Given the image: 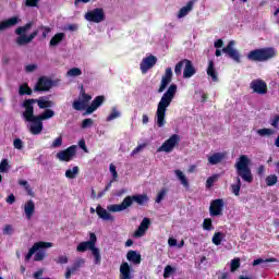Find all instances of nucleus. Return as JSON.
<instances>
[{
    "mask_svg": "<svg viewBox=\"0 0 279 279\" xmlns=\"http://www.w3.org/2000/svg\"><path fill=\"white\" fill-rule=\"evenodd\" d=\"M177 93L178 85L171 84L158 102L155 113V123L157 128H165V125H167V108H169V106H171V101L175 99Z\"/></svg>",
    "mask_w": 279,
    "mask_h": 279,
    "instance_id": "nucleus-1",
    "label": "nucleus"
},
{
    "mask_svg": "<svg viewBox=\"0 0 279 279\" xmlns=\"http://www.w3.org/2000/svg\"><path fill=\"white\" fill-rule=\"evenodd\" d=\"M134 202L140 204V206H143V204H147L149 202V197L146 194L126 196L121 204L108 205V210H110V213H123V210H128Z\"/></svg>",
    "mask_w": 279,
    "mask_h": 279,
    "instance_id": "nucleus-2",
    "label": "nucleus"
},
{
    "mask_svg": "<svg viewBox=\"0 0 279 279\" xmlns=\"http://www.w3.org/2000/svg\"><path fill=\"white\" fill-rule=\"evenodd\" d=\"M92 252L95 265H101V251L97 247V235L95 233H89V241L81 242L76 246L77 252Z\"/></svg>",
    "mask_w": 279,
    "mask_h": 279,
    "instance_id": "nucleus-3",
    "label": "nucleus"
},
{
    "mask_svg": "<svg viewBox=\"0 0 279 279\" xmlns=\"http://www.w3.org/2000/svg\"><path fill=\"white\" fill-rule=\"evenodd\" d=\"M252 160L247 155L240 156L235 161V171L244 182L252 184L254 177L252 175V169H250Z\"/></svg>",
    "mask_w": 279,
    "mask_h": 279,
    "instance_id": "nucleus-4",
    "label": "nucleus"
},
{
    "mask_svg": "<svg viewBox=\"0 0 279 279\" xmlns=\"http://www.w3.org/2000/svg\"><path fill=\"white\" fill-rule=\"evenodd\" d=\"M49 247H53V243L51 242H36L32 248L28 251L26 255V260H29L32 256H34V260H44L45 259V251L49 250Z\"/></svg>",
    "mask_w": 279,
    "mask_h": 279,
    "instance_id": "nucleus-5",
    "label": "nucleus"
},
{
    "mask_svg": "<svg viewBox=\"0 0 279 279\" xmlns=\"http://www.w3.org/2000/svg\"><path fill=\"white\" fill-rule=\"evenodd\" d=\"M182 69H183V77L185 80L193 77V75L197 73V70H195V66L193 65V62H191V60H187V59H183L175 65L174 68L175 75H182Z\"/></svg>",
    "mask_w": 279,
    "mask_h": 279,
    "instance_id": "nucleus-6",
    "label": "nucleus"
},
{
    "mask_svg": "<svg viewBox=\"0 0 279 279\" xmlns=\"http://www.w3.org/2000/svg\"><path fill=\"white\" fill-rule=\"evenodd\" d=\"M276 56V50L274 48L256 49L247 54L248 60L254 62H265Z\"/></svg>",
    "mask_w": 279,
    "mask_h": 279,
    "instance_id": "nucleus-7",
    "label": "nucleus"
},
{
    "mask_svg": "<svg viewBox=\"0 0 279 279\" xmlns=\"http://www.w3.org/2000/svg\"><path fill=\"white\" fill-rule=\"evenodd\" d=\"M28 29H32V24H26L25 26H21L15 31V34L19 36L16 39L17 45H27V43H32V40L38 36V32L27 35Z\"/></svg>",
    "mask_w": 279,
    "mask_h": 279,
    "instance_id": "nucleus-8",
    "label": "nucleus"
},
{
    "mask_svg": "<svg viewBox=\"0 0 279 279\" xmlns=\"http://www.w3.org/2000/svg\"><path fill=\"white\" fill-rule=\"evenodd\" d=\"M76 154H77V146L73 145L68 147L66 149H63L57 153L56 158H58L60 162H71V160L75 158Z\"/></svg>",
    "mask_w": 279,
    "mask_h": 279,
    "instance_id": "nucleus-9",
    "label": "nucleus"
},
{
    "mask_svg": "<svg viewBox=\"0 0 279 279\" xmlns=\"http://www.w3.org/2000/svg\"><path fill=\"white\" fill-rule=\"evenodd\" d=\"M179 143L180 135L173 134L158 148V151H165L166 154H170V151H173V149H175V146Z\"/></svg>",
    "mask_w": 279,
    "mask_h": 279,
    "instance_id": "nucleus-10",
    "label": "nucleus"
},
{
    "mask_svg": "<svg viewBox=\"0 0 279 279\" xmlns=\"http://www.w3.org/2000/svg\"><path fill=\"white\" fill-rule=\"evenodd\" d=\"M90 99H93V97L82 89L78 99L73 102L74 110H84L85 108H88Z\"/></svg>",
    "mask_w": 279,
    "mask_h": 279,
    "instance_id": "nucleus-11",
    "label": "nucleus"
},
{
    "mask_svg": "<svg viewBox=\"0 0 279 279\" xmlns=\"http://www.w3.org/2000/svg\"><path fill=\"white\" fill-rule=\"evenodd\" d=\"M223 199L218 198L215 201H211L209 206V214L211 217H221L223 215Z\"/></svg>",
    "mask_w": 279,
    "mask_h": 279,
    "instance_id": "nucleus-12",
    "label": "nucleus"
},
{
    "mask_svg": "<svg viewBox=\"0 0 279 279\" xmlns=\"http://www.w3.org/2000/svg\"><path fill=\"white\" fill-rule=\"evenodd\" d=\"M235 45H236V41L231 40L229 41L227 47L222 49V51L223 53H227L229 58H232V60H234L235 62H241V54L239 53V50L234 48Z\"/></svg>",
    "mask_w": 279,
    "mask_h": 279,
    "instance_id": "nucleus-13",
    "label": "nucleus"
},
{
    "mask_svg": "<svg viewBox=\"0 0 279 279\" xmlns=\"http://www.w3.org/2000/svg\"><path fill=\"white\" fill-rule=\"evenodd\" d=\"M53 87V81L47 76H43L38 80L37 84L35 85V90L47 93V90H51Z\"/></svg>",
    "mask_w": 279,
    "mask_h": 279,
    "instance_id": "nucleus-14",
    "label": "nucleus"
},
{
    "mask_svg": "<svg viewBox=\"0 0 279 279\" xmlns=\"http://www.w3.org/2000/svg\"><path fill=\"white\" fill-rule=\"evenodd\" d=\"M22 210L24 213V217L27 219V221H32V217H34L36 213V203H34L33 199L26 201L22 205Z\"/></svg>",
    "mask_w": 279,
    "mask_h": 279,
    "instance_id": "nucleus-15",
    "label": "nucleus"
},
{
    "mask_svg": "<svg viewBox=\"0 0 279 279\" xmlns=\"http://www.w3.org/2000/svg\"><path fill=\"white\" fill-rule=\"evenodd\" d=\"M156 62H158V58H156V56L150 54L144 58L140 64L142 73L145 74L147 71H149V69H154V66H156Z\"/></svg>",
    "mask_w": 279,
    "mask_h": 279,
    "instance_id": "nucleus-16",
    "label": "nucleus"
},
{
    "mask_svg": "<svg viewBox=\"0 0 279 279\" xmlns=\"http://www.w3.org/2000/svg\"><path fill=\"white\" fill-rule=\"evenodd\" d=\"M251 88L253 93H257V95H267V83L260 78L252 81Z\"/></svg>",
    "mask_w": 279,
    "mask_h": 279,
    "instance_id": "nucleus-17",
    "label": "nucleus"
},
{
    "mask_svg": "<svg viewBox=\"0 0 279 279\" xmlns=\"http://www.w3.org/2000/svg\"><path fill=\"white\" fill-rule=\"evenodd\" d=\"M173 78V70L171 68H167L165 74L161 77V83L158 89V93H165V89L169 84H171V80Z\"/></svg>",
    "mask_w": 279,
    "mask_h": 279,
    "instance_id": "nucleus-18",
    "label": "nucleus"
},
{
    "mask_svg": "<svg viewBox=\"0 0 279 279\" xmlns=\"http://www.w3.org/2000/svg\"><path fill=\"white\" fill-rule=\"evenodd\" d=\"M86 21H90L93 23H101L105 19L104 10L102 9H95L94 11L88 12L85 14Z\"/></svg>",
    "mask_w": 279,
    "mask_h": 279,
    "instance_id": "nucleus-19",
    "label": "nucleus"
},
{
    "mask_svg": "<svg viewBox=\"0 0 279 279\" xmlns=\"http://www.w3.org/2000/svg\"><path fill=\"white\" fill-rule=\"evenodd\" d=\"M34 99L25 100L24 101V112L23 117L25 121H32L33 119H36V116H34Z\"/></svg>",
    "mask_w": 279,
    "mask_h": 279,
    "instance_id": "nucleus-20",
    "label": "nucleus"
},
{
    "mask_svg": "<svg viewBox=\"0 0 279 279\" xmlns=\"http://www.w3.org/2000/svg\"><path fill=\"white\" fill-rule=\"evenodd\" d=\"M28 123L31 134L36 136L43 132V121L37 116L33 120H28Z\"/></svg>",
    "mask_w": 279,
    "mask_h": 279,
    "instance_id": "nucleus-21",
    "label": "nucleus"
},
{
    "mask_svg": "<svg viewBox=\"0 0 279 279\" xmlns=\"http://www.w3.org/2000/svg\"><path fill=\"white\" fill-rule=\"evenodd\" d=\"M150 226L151 220L149 218H144L140 223L137 230L134 232V236H136L137 239H141V236H145Z\"/></svg>",
    "mask_w": 279,
    "mask_h": 279,
    "instance_id": "nucleus-22",
    "label": "nucleus"
},
{
    "mask_svg": "<svg viewBox=\"0 0 279 279\" xmlns=\"http://www.w3.org/2000/svg\"><path fill=\"white\" fill-rule=\"evenodd\" d=\"M228 154L226 153H211L207 155V160L209 165H219V162H223Z\"/></svg>",
    "mask_w": 279,
    "mask_h": 279,
    "instance_id": "nucleus-23",
    "label": "nucleus"
},
{
    "mask_svg": "<svg viewBox=\"0 0 279 279\" xmlns=\"http://www.w3.org/2000/svg\"><path fill=\"white\" fill-rule=\"evenodd\" d=\"M96 214L98 215V217L100 219H102L104 221H112L114 218L112 217V214H110V210L101 207V205H98L96 207Z\"/></svg>",
    "mask_w": 279,
    "mask_h": 279,
    "instance_id": "nucleus-24",
    "label": "nucleus"
},
{
    "mask_svg": "<svg viewBox=\"0 0 279 279\" xmlns=\"http://www.w3.org/2000/svg\"><path fill=\"white\" fill-rule=\"evenodd\" d=\"M120 279H132V268L128 262H124L120 266Z\"/></svg>",
    "mask_w": 279,
    "mask_h": 279,
    "instance_id": "nucleus-25",
    "label": "nucleus"
},
{
    "mask_svg": "<svg viewBox=\"0 0 279 279\" xmlns=\"http://www.w3.org/2000/svg\"><path fill=\"white\" fill-rule=\"evenodd\" d=\"M106 98H104V96H97L92 105L89 107H87V114H93V112H95V110H97V108H99V106H101V104H104Z\"/></svg>",
    "mask_w": 279,
    "mask_h": 279,
    "instance_id": "nucleus-26",
    "label": "nucleus"
},
{
    "mask_svg": "<svg viewBox=\"0 0 279 279\" xmlns=\"http://www.w3.org/2000/svg\"><path fill=\"white\" fill-rule=\"evenodd\" d=\"M19 23V17L14 16L7 21L0 23V32H4V29H10V27H14Z\"/></svg>",
    "mask_w": 279,
    "mask_h": 279,
    "instance_id": "nucleus-27",
    "label": "nucleus"
},
{
    "mask_svg": "<svg viewBox=\"0 0 279 279\" xmlns=\"http://www.w3.org/2000/svg\"><path fill=\"white\" fill-rule=\"evenodd\" d=\"M174 175L179 180V182L184 186V189H189V179L186 174L180 169L174 170Z\"/></svg>",
    "mask_w": 279,
    "mask_h": 279,
    "instance_id": "nucleus-28",
    "label": "nucleus"
},
{
    "mask_svg": "<svg viewBox=\"0 0 279 279\" xmlns=\"http://www.w3.org/2000/svg\"><path fill=\"white\" fill-rule=\"evenodd\" d=\"M34 102L43 110L45 108H53L56 104L47 98L34 99Z\"/></svg>",
    "mask_w": 279,
    "mask_h": 279,
    "instance_id": "nucleus-29",
    "label": "nucleus"
},
{
    "mask_svg": "<svg viewBox=\"0 0 279 279\" xmlns=\"http://www.w3.org/2000/svg\"><path fill=\"white\" fill-rule=\"evenodd\" d=\"M128 260L134 265H141V255L136 251H129L126 254Z\"/></svg>",
    "mask_w": 279,
    "mask_h": 279,
    "instance_id": "nucleus-30",
    "label": "nucleus"
},
{
    "mask_svg": "<svg viewBox=\"0 0 279 279\" xmlns=\"http://www.w3.org/2000/svg\"><path fill=\"white\" fill-rule=\"evenodd\" d=\"M78 173H80V167L74 166L72 168H69L65 171V178H68V180H75V178H77Z\"/></svg>",
    "mask_w": 279,
    "mask_h": 279,
    "instance_id": "nucleus-31",
    "label": "nucleus"
},
{
    "mask_svg": "<svg viewBox=\"0 0 279 279\" xmlns=\"http://www.w3.org/2000/svg\"><path fill=\"white\" fill-rule=\"evenodd\" d=\"M65 36L66 35L64 33L56 34L50 40V47H58V45H60L61 41L64 40Z\"/></svg>",
    "mask_w": 279,
    "mask_h": 279,
    "instance_id": "nucleus-32",
    "label": "nucleus"
},
{
    "mask_svg": "<svg viewBox=\"0 0 279 279\" xmlns=\"http://www.w3.org/2000/svg\"><path fill=\"white\" fill-rule=\"evenodd\" d=\"M53 117H56V111L46 109L41 114L37 116V119H39V121H47L53 119Z\"/></svg>",
    "mask_w": 279,
    "mask_h": 279,
    "instance_id": "nucleus-33",
    "label": "nucleus"
},
{
    "mask_svg": "<svg viewBox=\"0 0 279 279\" xmlns=\"http://www.w3.org/2000/svg\"><path fill=\"white\" fill-rule=\"evenodd\" d=\"M207 75L211 77L213 82H217V71L215 70V62L213 61L208 63Z\"/></svg>",
    "mask_w": 279,
    "mask_h": 279,
    "instance_id": "nucleus-34",
    "label": "nucleus"
},
{
    "mask_svg": "<svg viewBox=\"0 0 279 279\" xmlns=\"http://www.w3.org/2000/svg\"><path fill=\"white\" fill-rule=\"evenodd\" d=\"M193 10V1H190L185 7H183L179 13H178V19H184L189 12Z\"/></svg>",
    "mask_w": 279,
    "mask_h": 279,
    "instance_id": "nucleus-35",
    "label": "nucleus"
},
{
    "mask_svg": "<svg viewBox=\"0 0 279 279\" xmlns=\"http://www.w3.org/2000/svg\"><path fill=\"white\" fill-rule=\"evenodd\" d=\"M119 117H121V111L119 110V108L113 107L109 116L107 117V121H114V119H119Z\"/></svg>",
    "mask_w": 279,
    "mask_h": 279,
    "instance_id": "nucleus-36",
    "label": "nucleus"
},
{
    "mask_svg": "<svg viewBox=\"0 0 279 279\" xmlns=\"http://www.w3.org/2000/svg\"><path fill=\"white\" fill-rule=\"evenodd\" d=\"M223 239H226V234H223V232H216L213 235L211 243H214V245H219Z\"/></svg>",
    "mask_w": 279,
    "mask_h": 279,
    "instance_id": "nucleus-37",
    "label": "nucleus"
},
{
    "mask_svg": "<svg viewBox=\"0 0 279 279\" xmlns=\"http://www.w3.org/2000/svg\"><path fill=\"white\" fill-rule=\"evenodd\" d=\"M82 70L80 68H72L66 72V77H80Z\"/></svg>",
    "mask_w": 279,
    "mask_h": 279,
    "instance_id": "nucleus-38",
    "label": "nucleus"
},
{
    "mask_svg": "<svg viewBox=\"0 0 279 279\" xmlns=\"http://www.w3.org/2000/svg\"><path fill=\"white\" fill-rule=\"evenodd\" d=\"M231 192L233 193V195L239 197L241 193V179L238 178L236 183L231 185Z\"/></svg>",
    "mask_w": 279,
    "mask_h": 279,
    "instance_id": "nucleus-39",
    "label": "nucleus"
},
{
    "mask_svg": "<svg viewBox=\"0 0 279 279\" xmlns=\"http://www.w3.org/2000/svg\"><path fill=\"white\" fill-rule=\"evenodd\" d=\"M10 171V162L8 159H2L0 162V173H8Z\"/></svg>",
    "mask_w": 279,
    "mask_h": 279,
    "instance_id": "nucleus-40",
    "label": "nucleus"
},
{
    "mask_svg": "<svg viewBox=\"0 0 279 279\" xmlns=\"http://www.w3.org/2000/svg\"><path fill=\"white\" fill-rule=\"evenodd\" d=\"M172 274H175V267L167 265L163 269V278H171Z\"/></svg>",
    "mask_w": 279,
    "mask_h": 279,
    "instance_id": "nucleus-41",
    "label": "nucleus"
},
{
    "mask_svg": "<svg viewBox=\"0 0 279 279\" xmlns=\"http://www.w3.org/2000/svg\"><path fill=\"white\" fill-rule=\"evenodd\" d=\"M19 93L20 95H31L32 88H29V85H27V83H24L20 86Z\"/></svg>",
    "mask_w": 279,
    "mask_h": 279,
    "instance_id": "nucleus-42",
    "label": "nucleus"
},
{
    "mask_svg": "<svg viewBox=\"0 0 279 279\" xmlns=\"http://www.w3.org/2000/svg\"><path fill=\"white\" fill-rule=\"evenodd\" d=\"M278 182V177L276 174H270L266 177L267 186H274Z\"/></svg>",
    "mask_w": 279,
    "mask_h": 279,
    "instance_id": "nucleus-43",
    "label": "nucleus"
},
{
    "mask_svg": "<svg viewBox=\"0 0 279 279\" xmlns=\"http://www.w3.org/2000/svg\"><path fill=\"white\" fill-rule=\"evenodd\" d=\"M109 171L112 175L113 182H117V180L119 179V173L117 172V166H114V163H110Z\"/></svg>",
    "mask_w": 279,
    "mask_h": 279,
    "instance_id": "nucleus-44",
    "label": "nucleus"
},
{
    "mask_svg": "<svg viewBox=\"0 0 279 279\" xmlns=\"http://www.w3.org/2000/svg\"><path fill=\"white\" fill-rule=\"evenodd\" d=\"M231 271L234 272L239 267H241V259L239 257L231 260Z\"/></svg>",
    "mask_w": 279,
    "mask_h": 279,
    "instance_id": "nucleus-45",
    "label": "nucleus"
},
{
    "mask_svg": "<svg viewBox=\"0 0 279 279\" xmlns=\"http://www.w3.org/2000/svg\"><path fill=\"white\" fill-rule=\"evenodd\" d=\"M217 180H219V174H214L213 177H209L206 182L207 189H210V186H213V184H215Z\"/></svg>",
    "mask_w": 279,
    "mask_h": 279,
    "instance_id": "nucleus-46",
    "label": "nucleus"
},
{
    "mask_svg": "<svg viewBox=\"0 0 279 279\" xmlns=\"http://www.w3.org/2000/svg\"><path fill=\"white\" fill-rule=\"evenodd\" d=\"M203 230L210 231L213 230V220L210 218H206L203 222Z\"/></svg>",
    "mask_w": 279,
    "mask_h": 279,
    "instance_id": "nucleus-47",
    "label": "nucleus"
},
{
    "mask_svg": "<svg viewBox=\"0 0 279 279\" xmlns=\"http://www.w3.org/2000/svg\"><path fill=\"white\" fill-rule=\"evenodd\" d=\"M50 147L51 149H58V147H62V136L54 138Z\"/></svg>",
    "mask_w": 279,
    "mask_h": 279,
    "instance_id": "nucleus-48",
    "label": "nucleus"
},
{
    "mask_svg": "<svg viewBox=\"0 0 279 279\" xmlns=\"http://www.w3.org/2000/svg\"><path fill=\"white\" fill-rule=\"evenodd\" d=\"M263 263H276V258H268V259L258 258L253 262V266L256 267V265H260Z\"/></svg>",
    "mask_w": 279,
    "mask_h": 279,
    "instance_id": "nucleus-49",
    "label": "nucleus"
},
{
    "mask_svg": "<svg viewBox=\"0 0 279 279\" xmlns=\"http://www.w3.org/2000/svg\"><path fill=\"white\" fill-rule=\"evenodd\" d=\"M257 134H259V136H271V134H274V130L271 129H260L257 131Z\"/></svg>",
    "mask_w": 279,
    "mask_h": 279,
    "instance_id": "nucleus-50",
    "label": "nucleus"
},
{
    "mask_svg": "<svg viewBox=\"0 0 279 279\" xmlns=\"http://www.w3.org/2000/svg\"><path fill=\"white\" fill-rule=\"evenodd\" d=\"M146 147H147V144L145 143L137 145V147H135L131 153V156H136V154H141V151H143V149H145Z\"/></svg>",
    "mask_w": 279,
    "mask_h": 279,
    "instance_id": "nucleus-51",
    "label": "nucleus"
},
{
    "mask_svg": "<svg viewBox=\"0 0 279 279\" xmlns=\"http://www.w3.org/2000/svg\"><path fill=\"white\" fill-rule=\"evenodd\" d=\"M13 147L14 149H20V150L23 149L24 147L23 141L21 138H15L13 141Z\"/></svg>",
    "mask_w": 279,
    "mask_h": 279,
    "instance_id": "nucleus-52",
    "label": "nucleus"
},
{
    "mask_svg": "<svg viewBox=\"0 0 279 279\" xmlns=\"http://www.w3.org/2000/svg\"><path fill=\"white\" fill-rule=\"evenodd\" d=\"M167 195V190H161L158 194H157V198H156V203L160 204L163 199L165 196Z\"/></svg>",
    "mask_w": 279,
    "mask_h": 279,
    "instance_id": "nucleus-53",
    "label": "nucleus"
},
{
    "mask_svg": "<svg viewBox=\"0 0 279 279\" xmlns=\"http://www.w3.org/2000/svg\"><path fill=\"white\" fill-rule=\"evenodd\" d=\"M92 126H93V119L83 120L82 125H81V128L83 130H86V129L92 128Z\"/></svg>",
    "mask_w": 279,
    "mask_h": 279,
    "instance_id": "nucleus-54",
    "label": "nucleus"
},
{
    "mask_svg": "<svg viewBox=\"0 0 279 279\" xmlns=\"http://www.w3.org/2000/svg\"><path fill=\"white\" fill-rule=\"evenodd\" d=\"M75 271H77V269L74 266L66 268L65 278L71 279V276L75 274Z\"/></svg>",
    "mask_w": 279,
    "mask_h": 279,
    "instance_id": "nucleus-55",
    "label": "nucleus"
},
{
    "mask_svg": "<svg viewBox=\"0 0 279 279\" xmlns=\"http://www.w3.org/2000/svg\"><path fill=\"white\" fill-rule=\"evenodd\" d=\"M57 263L59 265H66V263H69V257L65 255H61L57 258Z\"/></svg>",
    "mask_w": 279,
    "mask_h": 279,
    "instance_id": "nucleus-56",
    "label": "nucleus"
},
{
    "mask_svg": "<svg viewBox=\"0 0 279 279\" xmlns=\"http://www.w3.org/2000/svg\"><path fill=\"white\" fill-rule=\"evenodd\" d=\"M12 232H14L12 225H5L3 228V234H12Z\"/></svg>",
    "mask_w": 279,
    "mask_h": 279,
    "instance_id": "nucleus-57",
    "label": "nucleus"
},
{
    "mask_svg": "<svg viewBox=\"0 0 279 279\" xmlns=\"http://www.w3.org/2000/svg\"><path fill=\"white\" fill-rule=\"evenodd\" d=\"M36 69H38L37 64H28L25 66L26 73H34V71H36Z\"/></svg>",
    "mask_w": 279,
    "mask_h": 279,
    "instance_id": "nucleus-58",
    "label": "nucleus"
},
{
    "mask_svg": "<svg viewBox=\"0 0 279 279\" xmlns=\"http://www.w3.org/2000/svg\"><path fill=\"white\" fill-rule=\"evenodd\" d=\"M84 263H86V260H84V258H78L74 262L73 266L76 269H80V267H83Z\"/></svg>",
    "mask_w": 279,
    "mask_h": 279,
    "instance_id": "nucleus-59",
    "label": "nucleus"
},
{
    "mask_svg": "<svg viewBox=\"0 0 279 279\" xmlns=\"http://www.w3.org/2000/svg\"><path fill=\"white\" fill-rule=\"evenodd\" d=\"M278 123H279V116H275L271 120H270V125L272 128H278Z\"/></svg>",
    "mask_w": 279,
    "mask_h": 279,
    "instance_id": "nucleus-60",
    "label": "nucleus"
},
{
    "mask_svg": "<svg viewBox=\"0 0 279 279\" xmlns=\"http://www.w3.org/2000/svg\"><path fill=\"white\" fill-rule=\"evenodd\" d=\"M168 245H169V247L178 246V240H175L174 238H169L168 239Z\"/></svg>",
    "mask_w": 279,
    "mask_h": 279,
    "instance_id": "nucleus-61",
    "label": "nucleus"
},
{
    "mask_svg": "<svg viewBox=\"0 0 279 279\" xmlns=\"http://www.w3.org/2000/svg\"><path fill=\"white\" fill-rule=\"evenodd\" d=\"M24 190L26 191L27 195H29L31 197H34V190H32V186L28 184L24 187Z\"/></svg>",
    "mask_w": 279,
    "mask_h": 279,
    "instance_id": "nucleus-62",
    "label": "nucleus"
},
{
    "mask_svg": "<svg viewBox=\"0 0 279 279\" xmlns=\"http://www.w3.org/2000/svg\"><path fill=\"white\" fill-rule=\"evenodd\" d=\"M14 202H16V197H14V194H10L7 197V204H14Z\"/></svg>",
    "mask_w": 279,
    "mask_h": 279,
    "instance_id": "nucleus-63",
    "label": "nucleus"
},
{
    "mask_svg": "<svg viewBox=\"0 0 279 279\" xmlns=\"http://www.w3.org/2000/svg\"><path fill=\"white\" fill-rule=\"evenodd\" d=\"M38 3V0H26V5L34 8Z\"/></svg>",
    "mask_w": 279,
    "mask_h": 279,
    "instance_id": "nucleus-64",
    "label": "nucleus"
}]
</instances>
